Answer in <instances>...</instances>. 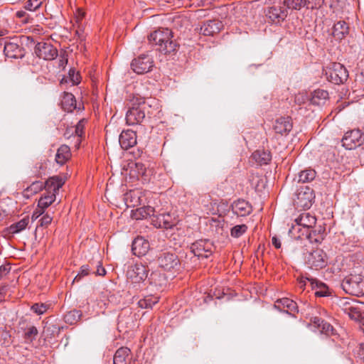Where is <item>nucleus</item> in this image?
<instances>
[{
	"mask_svg": "<svg viewBox=\"0 0 364 364\" xmlns=\"http://www.w3.org/2000/svg\"><path fill=\"white\" fill-rule=\"evenodd\" d=\"M316 219L309 213L300 215L295 220L296 224L293 225L289 230V234L296 239H307L311 243L321 242L326 235V228L319 225L312 229V225L315 224Z\"/></svg>",
	"mask_w": 364,
	"mask_h": 364,
	"instance_id": "f257e3e1",
	"label": "nucleus"
},
{
	"mask_svg": "<svg viewBox=\"0 0 364 364\" xmlns=\"http://www.w3.org/2000/svg\"><path fill=\"white\" fill-rule=\"evenodd\" d=\"M173 34L168 28H159L148 36V41L156 50L166 55L175 53L179 44L172 39Z\"/></svg>",
	"mask_w": 364,
	"mask_h": 364,
	"instance_id": "f03ea898",
	"label": "nucleus"
},
{
	"mask_svg": "<svg viewBox=\"0 0 364 364\" xmlns=\"http://www.w3.org/2000/svg\"><path fill=\"white\" fill-rule=\"evenodd\" d=\"M149 271V267L141 263H136L130 267V269L127 271V277L130 279L128 293L130 295L141 290V284L148 279Z\"/></svg>",
	"mask_w": 364,
	"mask_h": 364,
	"instance_id": "7ed1b4c3",
	"label": "nucleus"
},
{
	"mask_svg": "<svg viewBox=\"0 0 364 364\" xmlns=\"http://www.w3.org/2000/svg\"><path fill=\"white\" fill-rule=\"evenodd\" d=\"M149 104L141 97L134 100L132 107L126 114V122L129 125L141 124L146 117V113L149 114Z\"/></svg>",
	"mask_w": 364,
	"mask_h": 364,
	"instance_id": "20e7f679",
	"label": "nucleus"
},
{
	"mask_svg": "<svg viewBox=\"0 0 364 364\" xmlns=\"http://www.w3.org/2000/svg\"><path fill=\"white\" fill-rule=\"evenodd\" d=\"M341 285L346 294L355 296L364 295V276L360 274H350L343 279Z\"/></svg>",
	"mask_w": 364,
	"mask_h": 364,
	"instance_id": "39448f33",
	"label": "nucleus"
},
{
	"mask_svg": "<svg viewBox=\"0 0 364 364\" xmlns=\"http://www.w3.org/2000/svg\"><path fill=\"white\" fill-rule=\"evenodd\" d=\"M325 75L327 80L335 85L343 84L348 78V71L340 63H333L326 70Z\"/></svg>",
	"mask_w": 364,
	"mask_h": 364,
	"instance_id": "423d86ee",
	"label": "nucleus"
},
{
	"mask_svg": "<svg viewBox=\"0 0 364 364\" xmlns=\"http://www.w3.org/2000/svg\"><path fill=\"white\" fill-rule=\"evenodd\" d=\"M339 306L341 310L352 320L359 322L363 320L364 313L361 311L358 301L352 299H341Z\"/></svg>",
	"mask_w": 364,
	"mask_h": 364,
	"instance_id": "0eeeda50",
	"label": "nucleus"
},
{
	"mask_svg": "<svg viewBox=\"0 0 364 364\" xmlns=\"http://www.w3.org/2000/svg\"><path fill=\"white\" fill-rule=\"evenodd\" d=\"M191 252L198 259L208 258L213 252L215 246L210 240H196L191 245Z\"/></svg>",
	"mask_w": 364,
	"mask_h": 364,
	"instance_id": "6e6552de",
	"label": "nucleus"
},
{
	"mask_svg": "<svg viewBox=\"0 0 364 364\" xmlns=\"http://www.w3.org/2000/svg\"><path fill=\"white\" fill-rule=\"evenodd\" d=\"M341 142L346 149H354L364 144V134L358 129L348 131L344 134Z\"/></svg>",
	"mask_w": 364,
	"mask_h": 364,
	"instance_id": "1a4fd4ad",
	"label": "nucleus"
},
{
	"mask_svg": "<svg viewBox=\"0 0 364 364\" xmlns=\"http://www.w3.org/2000/svg\"><path fill=\"white\" fill-rule=\"evenodd\" d=\"M305 262L311 269H322L327 265V255L323 250L316 249L306 256Z\"/></svg>",
	"mask_w": 364,
	"mask_h": 364,
	"instance_id": "9d476101",
	"label": "nucleus"
},
{
	"mask_svg": "<svg viewBox=\"0 0 364 364\" xmlns=\"http://www.w3.org/2000/svg\"><path fill=\"white\" fill-rule=\"evenodd\" d=\"M294 203L297 207L304 209H309L315 198L314 191L310 187L306 186L300 188L296 194Z\"/></svg>",
	"mask_w": 364,
	"mask_h": 364,
	"instance_id": "9b49d317",
	"label": "nucleus"
},
{
	"mask_svg": "<svg viewBox=\"0 0 364 364\" xmlns=\"http://www.w3.org/2000/svg\"><path fill=\"white\" fill-rule=\"evenodd\" d=\"M159 267L166 271L178 270L180 260L178 256L173 252H164L158 257Z\"/></svg>",
	"mask_w": 364,
	"mask_h": 364,
	"instance_id": "f8f14e48",
	"label": "nucleus"
},
{
	"mask_svg": "<svg viewBox=\"0 0 364 364\" xmlns=\"http://www.w3.org/2000/svg\"><path fill=\"white\" fill-rule=\"evenodd\" d=\"M154 66L152 58L145 54H142L139 57L132 60L131 68L133 71L139 75H142L149 72Z\"/></svg>",
	"mask_w": 364,
	"mask_h": 364,
	"instance_id": "ddd939ff",
	"label": "nucleus"
},
{
	"mask_svg": "<svg viewBox=\"0 0 364 364\" xmlns=\"http://www.w3.org/2000/svg\"><path fill=\"white\" fill-rule=\"evenodd\" d=\"M36 55L45 60H53L58 55V50L50 43L39 42L34 48Z\"/></svg>",
	"mask_w": 364,
	"mask_h": 364,
	"instance_id": "4468645a",
	"label": "nucleus"
},
{
	"mask_svg": "<svg viewBox=\"0 0 364 364\" xmlns=\"http://www.w3.org/2000/svg\"><path fill=\"white\" fill-rule=\"evenodd\" d=\"M287 15L288 11L283 1H279L277 4L269 7L266 12V16L273 22L282 21Z\"/></svg>",
	"mask_w": 364,
	"mask_h": 364,
	"instance_id": "2eb2a0df",
	"label": "nucleus"
},
{
	"mask_svg": "<svg viewBox=\"0 0 364 364\" xmlns=\"http://www.w3.org/2000/svg\"><path fill=\"white\" fill-rule=\"evenodd\" d=\"M223 28L222 21L218 19L208 20L203 23L200 27V33L203 36H213L218 33Z\"/></svg>",
	"mask_w": 364,
	"mask_h": 364,
	"instance_id": "dca6fc26",
	"label": "nucleus"
},
{
	"mask_svg": "<svg viewBox=\"0 0 364 364\" xmlns=\"http://www.w3.org/2000/svg\"><path fill=\"white\" fill-rule=\"evenodd\" d=\"M230 208L232 213L240 217L249 215L252 212L251 204L244 199H238L234 201Z\"/></svg>",
	"mask_w": 364,
	"mask_h": 364,
	"instance_id": "f3484780",
	"label": "nucleus"
},
{
	"mask_svg": "<svg viewBox=\"0 0 364 364\" xmlns=\"http://www.w3.org/2000/svg\"><path fill=\"white\" fill-rule=\"evenodd\" d=\"M4 53L6 57L11 58H22L25 55V50L17 43L5 42Z\"/></svg>",
	"mask_w": 364,
	"mask_h": 364,
	"instance_id": "a211bd4d",
	"label": "nucleus"
},
{
	"mask_svg": "<svg viewBox=\"0 0 364 364\" xmlns=\"http://www.w3.org/2000/svg\"><path fill=\"white\" fill-rule=\"evenodd\" d=\"M150 245L147 240L141 236L136 237L132 244V252L137 257L145 255L149 250Z\"/></svg>",
	"mask_w": 364,
	"mask_h": 364,
	"instance_id": "6ab92c4d",
	"label": "nucleus"
},
{
	"mask_svg": "<svg viewBox=\"0 0 364 364\" xmlns=\"http://www.w3.org/2000/svg\"><path fill=\"white\" fill-rule=\"evenodd\" d=\"M293 123L290 117H282L276 119L274 129L277 134L287 135L292 129Z\"/></svg>",
	"mask_w": 364,
	"mask_h": 364,
	"instance_id": "aec40b11",
	"label": "nucleus"
},
{
	"mask_svg": "<svg viewBox=\"0 0 364 364\" xmlns=\"http://www.w3.org/2000/svg\"><path fill=\"white\" fill-rule=\"evenodd\" d=\"M274 306L280 311H283L293 316L299 312L297 304L289 298L277 299Z\"/></svg>",
	"mask_w": 364,
	"mask_h": 364,
	"instance_id": "412c9836",
	"label": "nucleus"
},
{
	"mask_svg": "<svg viewBox=\"0 0 364 364\" xmlns=\"http://www.w3.org/2000/svg\"><path fill=\"white\" fill-rule=\"evenodd\" d=\"M119 142L123 149L133 147L136 144V133L132 130L123 131L119 135Z\"/></svg>",
	"mask_w": 364,
	"mask_h": 364,
	"instance_id": "4be33fe9",
	"label": "nucleus"
},
{
	"mask_svg": "<svg viewBox=\"0 0 364 364\" xmlns=\"http://www.w3.org/2000/svg\"><path fill=\"white\" fill-rule=\"evenodd\" d=\"M65 180L60 176H53L49 177L44 183V189L46 191L53 192L57 194L59 189L64 185Z\"/></svg>",
	"mask_w": 364,
	"mask_h": 364,
	"instance_id": "5701e85b",
	"label": "nucleus"
},
{
	"mask_svg": "<svg viewBox=\"0 0 364 364\" xmlns=\"http://www.w3.org/2000/svg\"><path fill=\"white\" fill-rule=\"evenodd\" d=\"M306 279L309 282L311 289L315 291L316 296L323 297L329 294L328 287L325 283L315 278H306Z\"/></svg>",
	"mask_w": 364,
	"mask_h": 364,
	"instance_id": "b1692460",
	"label": "nucleus"
},
{
	"mask_svg": "<svg viewBox=\"0 0 364 364\" xmlns=\"http://www.w3.org/2000/svg\"><path fill=\"white\" fill-rule=\"evenodd\" d=\"M349 33L348 24L344 21H339L333 25V36L336 40L341 41Z\"/></svg>",
	"mask_w": 364,
	"mask_h": 364,
	"instance_id": "393cba45",
	"label": "nucleus"
},
{
	"mask_svg": "<svg viewBox=\"0 0 364 364\" xmlns=\"http://www.w3.org/2000/svg\"><path fill=\"white\" fill-rule=\"evenodd\" d=\"M60 104L62 109L68 112H71L77 109L76 99L70 92H64L63 93Z\"/></svg>",
	"mask_w": 364,
	"mask_h": 364,
	"instance_id": "a878e982",
	"label": "nucleus"
},
{
	"mask_svg": "<svg viewBox=\"0 0 364 364\" xmlns=\"http://www.w3.org/2000/svg\"><path fill=\"white\" fill-rule=\"evenodd\" d=\"M252 159L259 166L267 165L272 160V154L269 150L258 149L252 154Z\"/></svg>",
	"mask_w": 364,
	"mask_h": 364,
	"instance_id": "bb28decb",
	"label": "nucleus"
},
{
	"mask_svg": "<svg viewBox=\"0 0 364 364\" xmlns=\"http://www.w3.org/2000/svg\"><path fill=\"white\" fill-rule=\"evenodd\" d=\"M148 282L150 285L161 288L166 284V277L159 271H154L148 276Z\"/></svg>",
	"mask_w": 364,
	"mask_h": 364,
	"instance_id": "cd10ccee",
	"label": "nucleus"
},
{
	"mask_svg": "<svg viewBox=\"0 0 364 364\" xmlns=\"http://www.w3.org/2000/svg\"><path fill=\"white\" fill-rule=\"evenodd\" d=\"M70 149L68 145L63 144L57 150L55 161L60 164H65L70 158Z\"/></svg>",
	"mask_w": 364,
	"mask_h": 364,
	"instance_id": "c85d7f7f",
	"label": "nucleus"
},
{
	"mask_svg": "<svg viewBox=\"0 0 364 364\" xmlns=\"http://www.w3.org/2000/svg\"><path fill=\"white\" fill-rule=\"evenodd\" d=\"M328 98V92L326 90L317 89L311 93L309 101L312 105H321L325 103Z\"/></svg>",
	"mask_w": 364,
	"mask_h": 364,
	"instance_id": "c756f323",
	"label": "nucleus"
},
{
	"mask_svg": "<svg viewBox=\"0 0 364 364\" xmlns=\"http://www.w3.org/2000/svg\"><path fill=\"white\" fill-rule=\"evenodd\" d=\"M154 208L151 206H144L132 211V218L134 220H142L148 216L154 215Z\"/></svg>",
	"mask_w": 364,
	"mask_h": 364,
	"instance_id": "7c9ffc66",
	"label": "nucleus"
},
{
	"mask_svg": "<svg viewBox=\"0 0 364 364\" xmlns=\"http://www.w3.org/2000/svg\"><path fill=\"white\" fill-rule=\"evenodd\" d=\"M43 189H44V183L36 181L33 182L29 186L25 188L22 194L24 198L28 199L32 196L39 193Z\"/></svg>",
	"mask_w": 364,
	"mask_h": 364,
	"instance_id": "2f4dec72",
	"label": "nucleus"
},
{
	"mask_svg": "<svg viewBox=\"0 0 364 364\" xmlns=\"http://www.w3.org/2000/svg\"><path fill=\"white\" fill-rule=\"evenodd\" d=\"M131 350L127 347H121L114 353V364H127V358Z\"/></svg>",
	"mask_w": 364,
	"mask_h": 364,
	"instance_id": "473e14b6",
	"label": "nucleus"
},
{
	"mask_svg": "<svg viewBox=\"0 0 364 364\" xmlns=\"http://www.w3.org/2000/svg\"><path fill=\"white\" fill-rule=\"evenodd\" d=\"M55 198L56 195L54 193L46 191L38 200V208L45 210L55 201Z\"/></svg>",
	"mask_w": 364,
	"mask_h": 364,
	"instance_id": "72a5a7b5",
	"label": "nucleus"
},
{
	"mask_svg": "<svg viewBox=\"0 0 364 364\" xmlns=\"http://www.w3.org/2000/svg\"><path fill=\"white\" fill-rule=\"evenodd\" d=\"M29 223V218L28 216H26L23 218L20 221L15 223L12 225H11L7 229L6 231L9 234H16L20 232L21 231L23 230L26 226L28 225Z\"/></svg>",
	"mask_w": 364,
	"mask_h": 364,
	"instance_id": "f704fd0d",
	"label": "nucleus"
},
{
	"mask_svg": "<svg viewBox=\"0 0 364 364\" xmlns=\"http://www.w3.org/2000/svg\"><path fill=\"white\" fill-rule=\"evenodd\" d=\"M316 173L312 168L301 171L298 175V182L309 183L316 178Z\"/></svg>",
	"mask_w": 364,
	"mask_h": 364,
	"instance_id": "c9c22d12",
	"label": "nucleus"
},
{
	"mask_svg": "<svg viewBox=\"0 0 364 364\" xmlns=\"http://www.w3.org/2000/svg\"><path fill=\"white\" fill-rule=\"evenodd\" d=\"M82 316V313L78 310H72L64 315V321L66 323L73 325L77 323Z\"/></svg>",
	"mask_w": 364,
	"mask_h": 364,
	"instance_id": "e433bc0d",
	"label": "nucleus"
},
{
	"mask_svg": "<svg viewBox=\"0 0 364 364\" xmlns=\"http://www.w3.org/2000/svg\"><path fill=\"white\" fill-rule=\"evenodd\" d=\"M158 297L146 296L142 299L139 300L138 306L141 309H151L152 306L158 303Z\"/></svg>",
	"mask_w": 364,
	"mask_h": 364,
	"instance_id": "4c0bfd02",
	"label": "nucleus"
},
{
	"mask_svg": "<svg viewBox=\"0 0 364 364\" xmlns=\"http://www.w3.org/2000/svg\"><path fill=\"white\" fill-rule=\"evenodd\" d=\"M284 4L287 10H300L302 7L305 6L306 1L304 0H283Z\"/></svg>",
	"mask_w": 364,
	"mask_h": 364,
	"instance_id": "58836bf2",
	"label": "nucleus"
},
{
	"mask_svg": "<svg viewBox=\"0 0 364 364\" xmlns=\"http://www.w3.org/2000/svg\"><path fill=\"white\" fill-rule=\"evenodd\" d=\"M86 122L87 121L85 119H82L77 122V124H76V126L75 127H70V130L72 132L71 134H75V136H77V144H78L80 143V138L82 136V135L84 133V127H85V124Z\"/></svg>",
	"mask_w": 364,
	"mask_h": 364,
	"instance_id": "ea45409f",
	"label": "nucleus"
},
{
	"mask_svg": "<svg viewBox=\"0 0 364 364\" xmlns=\"http://www.w3.org/2000/svg\"><path fill=\"white\" fill-rule=\"evenodd\" d=\"M170 219L171 215L168 213L160 214L157 217V220L159 223V227L165 229L171 228L173 226H174V224L170 220Z\"/></svg>",
	"mask_w": 364,
	"mask_h": 364,
	"instance_id": "a19ab883",
	"label": "nucleus"
},
{
	"mask_svg": "<svg viewBox=\"0 0 364 364\" xmlns=\"http://www.w3.org/2000/svg\"><path fill=\"white\" fill-rule=\"evenodd\" d=\"M248 228L247 225H237L230 229V235L234 238H238L245 234Z\"/></svg>",
	"mask_w": 364,
	"mask_h": 364,
	"instance_id": "79ce46f5",
	"label": "nucleus"
},
{
	"mask_svg": "<svg viewBox=\"0 0 364 364\" xmlns=\"http://www.w3.org/2000/svg\"><path fill=\"white\" fill-rule=\"evenodd\" d=\"M92 263H90V264L82 265L80 272L74 278L73 282H78L83 277L87 276L92 270Z\"/></svg>",
	"mask_w": 364,
	"mask_h": 364,
	"instance_id": "37998d69",
	"label": "nucleus"
},
{
	"mask_svg": "<svg viewBox=\"0 0 364 364\" xmlns=\"http://www.w3.org/2000/svg\"><path fill=\"white\" fill-rule=\"evenodd\" d=\"M45 0H27L24 5V9L30 11H34L38 9Z\"/></svg>",
	"mask_w": 364,
	"mask_h": 364,
	"instance_id": "c03bdc74",
	"label": "nucleus"
},
{
	"mask_svg": "<svg viewBox=\"0 0 364 364\" xmlns=\"http://www.w3.org/2000/svg\"><path fill=\"white\" fill-rule=\"evenodd\" d=\"M70 82H72L73 85H78L80 82L81 77L80 73L75 72L74 68H70L68 72V76Z\"/></svg>",
	"mask_w": 364,
	"mask_h": 364,
	"instance_id": "a18cd8bd",
	"label": "nucleus"
},
{
	"mask_svg": "<svg viewBox=\"0 0 364 364\" xmlns=\"http://www.w3.org/2000/svg\"><path fill=\"white\" fill-rule=\"evenodd\" d=\"M306 1L305 6L308 9H320L323 3L324 0H304Z\"/></svg>",
	"mask_w": 364,
	"mask_h": 364,
	"instance_id": "49530a36",
	"label": "nucleus"
},
{
	"mask_svg": "<svg viewBox=\"0 0 364 364\" xmlns=\"http://www.w3.org/2000/svg\"><path fill=\"white\" fill-rule=\"evenodd\" d=\"M31 310L38 315H41L47 311V306L44 304H34L31 306Z\"/></svg>",
	"mask_w": 364,
	"mask_h": 364,
	"instance_id": "de8ad7c7",
	"label": "nucleus"
},
{
	"mask_svg": "<svg viewBox=\"0 0 364 364\" xmlns=\"http://www.w3.org/2000/svg\"><path fill=\"white\" fill-rule=\"evenodd\" d=\"M134 165L137 176H143L146 174V168L144 164L141 162H136Z\"/></svg>",
	"mask_w": 364,
	"mask_h": 364,
	"instance_id": "09e8293b",
	"label": "nucleus"
},
{
	"mask_svg": "<svg viewBox=\"0 0 364 364\" xmlns=\"http://www.w3.org/2000/svg\"><path fill=\"white\" fill-rule=\"evenodd\" d=\"M318 329L322 333H325L326 335H328L330 332H333V326L325 321L323 322L321 326L318 328Z\"/></svg>",
	"mask_w": 364,
	"mask_h": 364,
	"instance_id": "8fccbe9b",
	"label": "nucleus"
},
{
	"mask_svg": "<svg viewBox=\"0 0 364 364\" xmlns=\"http://www.w3.org/2000/svg\"><path fill=\"white\" fill-rule=\"evenodd\" d=\"M230 208H230V206L228 208L227 203H220L218 205V211L220 212L219 216L223 217V216L225 215Z\"/></svg>",
	"mask_w": 364,
	"mask_h": 364,
	"instance_id": "3c124183",
	"label": "nucleus"
},
{
	"mask_svg": "<svg viewBox=\"0 0 364 364\" xmlns=\"http://www.w3.org/2000/svg\"><path fill=\"white\" fill-rule=\"evenodd\" d=\"M38 334V330L35 326H31L28 328V331L25 333L26 339L32 341L35 338V336Z\"/></svg>",
	"mask_w": 364,
	"mask_h": 364,
	"instance_id": "603ef678",
	"label": "nucleus"
},
{
	"mask_svg": "<svg viewBox=\"0 0 364 364\" xmlns=\"http://www.w3.org/2000/svg\"><path fill=\"white\" fill-rule=\"evenodd\" d=\"M174 23L176 26L180 25L181 27L185 26L186 28L190 25L189 21L186 18L178 17L174 21Z\"/></svg>",
	"mask_w": 364,
	"mask_h": 364,
	"instance_id": "864d4df0",
	"label": "nucleus"
},
{
	"mask_svg": "<svg viewBox=\"0 0 364 364\" xmlns=\"http://www.w3.org/2000/svg\"><path fill=\"white\" fill-rule=\"evenodd\" d=\"M52 220L53 218L51 216H50L48 214H46L39 220L40 226L47 227L49 224L51 223Z\"/></svg>",
	"mask_w": 364,
	"mask_h": 364,
	"instance_id": "5fc2aeb1",
	"label": "nucleus"
},
{
	"mask_svg": "<svg viewBox=\"0 0 364 364\" xmlns=\"http://www.w3.org/2000/svg\"><path fill=\"white\" fill-rule=\"evenodd\" d=\"M309 97L305 94H299L295 97V102L299 105L309 100Z\"/></svg>",
	"mask_w": 364,
	"mask_h": 364,
	"instance_id": "6e6d98bb",
	"label": "nucleus"
},
{
	"mask_svg": "<svg viewBox=\"0 0 364 364\" xmlns=\"http://www.w3.org/2000/svg\"><path fill=\"white\" fill-rule=\"evenodd\" d=\"M92 273L98 276H105L106 274V270L102 267L100 261L97 262L96 271H93Z\"/></svg>",
	"mask_w": 364,
	"mask_h": 364,
	"instance_id": "4d7b16f0",
	"label": "nucleus"
},
{
	"mask_svg": "<svg viewBox=\"0 0 364 364\" xmlns=\"http://www.w3.org/2000/svg\"><path fill=\"white\" fill-rule=\"evenodd\" d=\"M60 58L59 60V66L65 68V65L68 63V54L65 51H63V53H60Z\"/></svg>",
	"mask_w": 364,
	"mask_h": 364,
	"instance_id": "13d9d810",
	"label": "nucleus"
},
{
	"mask_svg": "<svg viewBox=\"0 0 364 364\" xmlns=\"http://www.w3.org/2000/svg\"><path fill=\"white\" fill-rule=\"evenodd\" d=\"M16 16L18 18H26L25 19H23L22 21L25 23H27L29 22V20H28V15L26 14V11H18L16 13Z\"/></svg>",
	"mask_w": 364,
	"mask_h": 364,
	"instance_id": "bf43d9fd",
	"label": "nucleus"
},
{
	"mask_svg": "<svg viewBox=\"0 0 364 364\" xmlns=\"http://www.w3.org/2000/svg\"><path fill=\"white\" fill-rule=\"evenodd\" d=\"M323 321L324 320L318 316H314L311 318V322L318 328L321 326Z\"/></svg>",
	"mask_w": 364,
	"mask_h": 364,
	"instance_id": "052dcab7",
	"label": "nucleus"
},
{
	"mask_svg": "<svg viewBox=\"0 0 364 364\" xmlns=\"http://www.w3.org/2000/svg\"><path fill=\"white\" fill-rule=\"evenodd\" d=\"M11 271V265L10 264H6L0 266V274H7Z\"/></svg>",
	"mask_w": 364,
	"mask_h": 364,
	"instance_id": "680f3d73",
	"label": "nucleus"
},
{
	"mask_svg": "<svg viewBox=\"0 0 364 364\" xmlns=\"http://www.w3.org/2000/svg\"><path fill=\"white\" fill-rule=\"evenodd\" d=\"M44 213V210L41 208H38V207L36 208V210L33 212L31 220H36L40 215H41Z\"/></svg>",
	"mask_w": 364,
	"mask_h": 364,
	"instance_id": "e2e57ef3",
	"label": "nucleus"
},
{
	"mask_svg": "<svg viewBox=\"0 0 364 364\" xmlns=\"http://www.w3.org/2000/svg\"><path fill=\"white\" fill-rule=\"evenodd\" d=\"M306 278H308L307 277H301L299 282V287L301 289H305V287L306 285H309V282H308V280L306 279Z\"/></svg>",
	"mask_w": 364,
	"mask_h": 364,
	"instance_id": "0e129e2a",
	"label": "nucleus"
},
{
	"mask_svg": "<svg viewBox=\"0 0 364 364\" xmlns=\"http://www.w3.org/2000/svg\"><path fill=\"white\" fill-rule=\"evenodd\" d=\"M272 242L275 248L279 249L281 247L282 244L280 240L277 236L272 237Z\"/></svg>",
	"mask_w": 364,
	"mask_h": 364,
	"instance_id": "69168bd1",
	"label": "nucleus"
},
{
	"mask_svg": "<svg viewBox=\"0 0 364 364\" xmlns=\"http://www.w3.org/2000/svg\"><path fill=\"white\" fill-rule=\"evenodd\" d=\"M75 36H77V37H78V38L80 39V41H83L85 40V37L82 34V31H81L77 30L75 31Z\"/></svg>",
	"mask_w": 364,
	"mask_h": 364,
	"instance_id": "338daca9",
	"label": "nucleus"
},
{
	"mask_svg": "<svg viewBox=\"0 0 364 364\" xmlns=\"http://www.w3.org/2000/svg\"><path fill=\"white\" fill-rule=\"evenodd\" d=\"M70 128H68L66 129V131L64 133V136L66 138H70L73 134H71Z\"/></svg>",
	"mask_w": 364,
	"mask_h": 364,
	"instance_id": "774afa93",
	"label": "nucleus"
}]
</instances>
